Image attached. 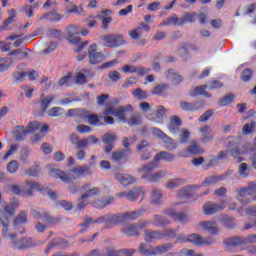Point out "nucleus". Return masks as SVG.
I'll return each instance as SVG.
<instances>
[{
    "instance_id": "nucleus-1",
    "label": "nucleus",
    "mask_w": 256,
    "mask_h": 256,
    "mask_svg": "<svg viewBox=\"0 0 256 256\" xmlns=\"http://www.w3.org/2000/svg\"><path fill=\"white\" fill-rule=\"evenodd\" d=\"M161 160L166 161L167 163H171L172 161H175V154L165 151L157 153L153 162L144 165L139 170V173H142V179H145V181H148V183H157V181L163 179V177L167 175V171H158L153 174V171L157 169V163H159Z\"/></svg>"
},
{
    "instance_id": "nucleus-2",
    "label": "nucleus",
    "mask_w": 256,
    "mask_h": 256,
    "mask_svg": "<svg viewBox=\"0 0 256 256\" xmlns=\"http://www.w3.org/2000/svg\"><path fill=\"white\" fill-rule=\"evenodd\" d=\"M134 111L135 108H133V105L131 104L118 106L117 108L113 106H108L104 109V115H113L114 117H117L120 121H122V123H128L130 127H134L135 125H139V123H141V116H139L137 113L127 119V117L133 114Z\"/></svg>"
},
{
    "instance_id": "nucleus-3",
    "label": "nucleus",
    "mask_w": 256,
    "mask_h": 256,
    "mask_svg": "<svg viewBox=\"0 0 256 256\" xmlns=\"http://www.w3.org/2000/svg\"><path fill=\"white\" fill-rule=\"evenodd\" d=\"M193 243L194 245H197L198 247H203L204 245L210 246L215 243V239L213 237H201L199 234H190L188 236H185L183 234H179L176 240V243Z\"/></svg>"
},
{
    "instance_id": "nucleus-4",
    "label": "nucleus",
    "mask_w": 256,
    "mask_h": 256,
    "mask_svg": "<svg viewBox=\"0 0 256 256\" xmlns=\"http://www.w3.org/2000/svg\"><path fill=\"white\" fill-rule=\"evenodd\" d=\"M171 249H173V244L171 243H166L155 247L147 245L145 243H141L139 246V251L143 256L163 255L165 253H168V251H171Z\"/></svg>"
},
{
    "instance_id": "nucleus-5",
    "label": "nucleus",
    "mask_w": 256,
    "mask_h": 256,
    "mask_svg": "<svg viewBox=\"0 0 256 256\" xmlns=\"http://www.w3.org/2000/svg\"><path fill=\"white\" fill-rule=\"evenodd\" d=\"M237 201L242 205H249L251 201H256V184L250 183L247 187L238 190Z\"/></svg>"
},
{
    "instance_id": "nucleus-6",
    "label": "nucleus",
    "mask_w": 256,
    "mask_h": 256,
    "mask_svg": "<svg viewBox=\"0 0 256 256\" xmlns=\"http://www.w3.org/2000/svg\"><path fill=\"white\" fill-rule=\"evenodd\" d=\"M39 127H41V123L38 121L30 122L26 128L25 126H17L14 131V139L16 141H23V139L27 137L28 133H35V131H39Z\"/></svg>"
},
{
    "instance_id": "nucleus-7",
    "label": "nucleus",
    "mask_w": 256,
    "mask_h": 256,
    "mask_svg": "<svg viewBox=\"0 0 256 256\" xmlns=\"http://www.w3.org/2000/svg\"><path fill=\"white\" fill-rule=\"evenodd\" d=\"M103 61H105V54L97 51V44H91L88 48V63L90 65H99Z\"/></svg>"
},
{
    "instance_id": "nucleus-8",
    "label": "nucleus",
    "mask_w": 256,
    "mask_h": 256,
    "mask_svg": "<svg viewBox=\"0 0 256 256\" xmlns=\"http://www.w3.org/2000/svg\"><path fill=\"white\" fill-rule=\"evenodd\" d=\"M245 243H256V234L248 235L246 238L235 237L230 238L226 242L227 251H231L233 247H239V245H243Z\"/></svg>"
},
{
    "instance_id": "nucleus-9",
    "label": "nucleus",
    "mask_w": 256,
    "mask_h": 256,
    "mask_svg": "<svg viewBox=\"0 0 256 256\" xmlns=\"http://www.w3.org/2000/svg\"><path fill=\"white\" fill-rule=\"evenodd\" d=\"M140 195H142L140 199V203H141V201L145 199V190H143V188L141 187H138V188H132L128 192H119L116 194V197H125V199H128V201H131L132 203H134L135 201H137V199H139Z\"/></svg>"
},
{
    "instance_id": "nucleus-10",
    "label": "nucleus",
    "mask_w": 256,
    "mask_h": 256,
    "mask_svg": "<svg viewBox=\"0 0 256 256\" xmlns=\"http://www.w3.org/2000/svg\"><path fill=\"white\" fill-rule=\"evenodd\" d=\"M102 41L105 43V47H121V45H125V38L123 35L119 34H108L102 36Z\"/></svg>"
},
{
    "instance_id": "nucleus-11",
    "label": "nucleus",
    "mask_w": 256,
    "mask_h": 256,
    "mask_svg": "<svg viewBox=\"0 0 256 256\" xmlns=\"http://www.w3.org/2000/svg\"><path fill=\"white\" fill-rule=\"evenodd\" d=\"M153 134L158 137V139H161L165 145V149L168 151H174V149H177V143H175V140L173 138L167 136L165 132L161 131L159 128H152Z\"/></svg>"
},
{
    "instance_id": "nucleus-12",
    "label": "nucleus",
    "mask_w": 256,
    "mask_h": 256,
    "mask_svg": "<svg viewBox=\"0 0 256 256\" xmlns=\"http://www.w3.org/2000/svg\"><path fill=\"white\" fill-rule=\"evenodd\" d=\"M95 223H105L108 227H113L114 225H119L123 223V216L119 214H106L95 220Z\"/></svg>"
},
{
    "instance_id": "nucleus-13",
    "label": "nucleus",
    "mask_w": 256,
    "mask_h": 256,
    "mask_svg": "<svg viewBox=\"0 0 256 256\" xmlns=\"http://www.w3.org/2000/svg\"><path fill=\"white\" fill-rule=\"evenodd\" d=\"M151 224L150 221H144L139 224H131L126 228L121 229L122 235H126V237H137L139 236V229H145L147 225Z\"/></svg>"
},
{
    "instance_id": "nucleus-14",
    "label": "nucleus",
    "mask_w": 256,
    "mask_h": 256,
    "mask_svg": "<svg viewBox=\"0 0 256 256\" xmlns=\"http://www.w3.org/2000/svg\"><path fill=\"white\" fill-rule=\"evenodd\" d=\"M150 147L151 144H149L147 140H143L137 145V151L140 153L141 161H148V159H151Z\"/></svg>"
},
{
    "instance_id": "nucleus-15",
    "label": "nucleus",
    "mask_w": 256,
    "mask_h": 256,
    "mask_svg": "<svg viewBox=\"0 0 256 256\" xmlns=\"http://www.w3.org/2000/svg\"><path fill=\"white\" fill-rule=\"evenodd\" d=\"M81 199H89V197H95L101 193V190L97 187H92L91 184L86 183L82 185L81 189Z\"/></svg>"
},
{
    "instance_id": "nucleus-16",
    "label": "nucleus",
    "mask_w": 256,
    "mask_h": 256,
    "mask_svg": "<svg viewBox=\"0 0 256 256\" xmlns=\"http://www.w3.org/2000/svg\"><path fill=\"white\" fill-rule=\"evenodd\" d=\"M223 209H225L223 203L208 202L203 205L204 215H215V213H219V211H223Z\"/></svg>"
},
{
    "instance_id": "nucleus-17",
    "label": "nucleus",
    "mask_w": 256,
    "mask_h": 256,
    "mask_svg": "<svg viewBox=\"0 0 256 256\" xmlns=\"http://www.w3.org/2000/svg\"><path fill=\"white\" fill-rule=\"evenodd\" d=\"M38 21H49V23H59L63 19V15L59 14L56 10L37 16Z\"/></svg>"
},
{
    "instance_id": "nucleus-18",
    "label": "nucleus",
    "mask_w": 256,
    "mask_h": 256,
    "mask_svg": "<svg viewBox=\"0 0 256 256\" xmlns=\"http://www.w3.org/2000/svg\"><path fill=\"white\" fill-rule=\"evenodd\" d=\"M49 175L50 177H54V179H60L62 183H71L72 181H75V177L67 175V173L61 169H51Z\"/></svg>"
},
{
    "instance_id": "nucleus-19",
    "label": "nucleus",
    "mask_w": 256,
    "mask_h": 256,
    "mask_svg": "<svg viewBox=\"0 0 256 256\" xmlns=\"http://www.w3.org/2000/svg\"><path fill=\"white\" fill-rule=\"evenodd\" d=\"M163 215H168L173 221H178L179 223H187L189 221V216L184 212H176L175 210H165L162 212Z\"/></svg>"
},
{
    "instance_id": "nucleus-20",
    "label": "nucleus",
    "mask_w": 256,
    "mask_h": 256,
    "mask_svg": "<svg viewBox=\"0 0 256 256\" xmlns=\"http://www.w3.org/2000/svg\"><path fill=\"white\" fill-rule=\"evenodd\" d=\"M120 71L122 73H137L138 75H147V73H151L150 68L137 67L135 65H124Z\"/></svg>"
},
{
    "instance_id": "nucleus-21",
    "label": "nucleus",
    "mask_w": 256,
    "mask_h": 256,
    "mask_svg": "<svg viewBox=\"0 0 256 256\" xmlns=\"http://www.w3.org/2000/svg\"><path fill=\"white\" fill-rule=\"evenodd\" d=\"M34 219H42L44 223H47L48 225H55V223H59V218H53L51 215L47 212L40 213L39 211H33L32 212Z\"/></svg>"
},
{
    "instance_id": "nucleus-22",
    "label": "nucleus",
    "mask_w": 256,
    "mask_h": 256,
    "mask_svg": "<svg viewBox=\"0 0 256 256\" xmlns=\"http://www.w3.org/2000/svg\"><path fill=\"white\" fill-rule=\"evenodd\" d=\"M203 153V149L199 147L197 142L192 141L191 145L187 147L182 153H180V157H189V155H201Z\"/></svg>"
},
{
    "instance_id": "nucleus-23",
    "label": "nucleus",
    "mask_w": 256,
    "mask_h": 256,
    "mask_svg": "<svg viewBox=\"0 0 256 256\" xmlns=\"http://www.w3.org/2000/svg\"><path fill=\"white\" fill-rule=\"evenodd\" d=\"M14 249H18L19 251H23V249H29V247H35V241L33 238H22L13 243Z\"/></svg>"
},
{
    "instance_id": "nucleus-24",
    "label": "nucleus",
    "mask_w": 256,
    "mask_h": 256,
    "mask_svg": "<svg viewBox=\"0 0 256 256\" xmlns=\"http://www.w3.org/2000/svg\"><path fill=\"white\" fill-rule=\"evenodd\" d=\"M81 28L79 26H70L66 29V37L71 43H79V38L77 35H80Z\"/></svg>"
},
{
    "instance_id": "nucleus-25",
    "label": "nucleus",
    "mask_w": 256,
    "mask_h": 256,
    "mask_svg": "<svg viewBox=\"0 0 256 256\" xmlns=\"http://www.w3.org/2000/svg\"><path fill=\"white\" fill-rule=\"evenodd\" d=\"M200 227L210 233V235H218L219 227H217V223L215 221H204L200 222Z\"/></svg>"
},
{
    "instance_id": "nucleus-26",
    "label": "nucleus",
    "mask_w": 256,
    "mask_h": 256,
    "mask_svg": "<svg viewBox=\"0 0 256 256\" xmlns=\"http://www.w3.org/2000/svg\"><path fill=\"white\" fill-rule=\"evenodd\" d=\"M163 239V233L157 230H145L144 241L146 243H153L155 240Z\"/></svg>"
},
{
    "instance_id": "nucleus-27",
    "label": "nucleus",
    "mask_w": 256,
    "mask_h": 256,
    "mask_svg": "<svg viewBox=\"0 0 256 256\" xmlns=\"http://www.w3.org/2000/svg\"><path fill=\"white\" fill-rule=\"evenodd\" d=\"M114 177L116 181H119V183L123 185V187H128V185H132V183H135V177L129 174L116 173Z\"/></svg>"
},
{
    "instance_id": "nucleus-28",
    "label": "nucleus",
    "mask_w": 256,
    "mask_h": 256,
    "mask_svg": "<svg viewBox=\"0 0 256 256\" xmlns=\"http://www.w3.org/2000/svg\"><path fill=\"white\" fill-rule=\"evenodd\" d=\"M224 157H225V151H220L218 156H212L208 162L202 165V168L205 171H207L211 169V167H217V165H219V160L223 159Z\"/></svg>"
},
{
    "instance_id": "nucleus-29",
    "label": "nucleus",
    "mask_w": 256,
    "mask_h": 256,
    "mask_svg": "<svg viewBox=\"0 0 256 256\" xmlns=\"http://www.w3.org/2000/svg\"><path fill=\"white\" fill-rule=\"evenodd\" d=\"M81 115V119H87L89 125H93L94 127H98L101 125V120L97 114H89L87 110H84Z\"/></svg>"
},
{
    "instance_id": "nucleus-30",
    "label": "nucleus",
    "mask_w": 256,
    "mask_h": 256,
    "mask_svg": "<svg viewBox=\"0 0 256 256\" xmlns=\"http://www.w3.org/2000/svg\"><path fill=\"white\" fill-rule=\"evenodd\" d=\"M145 213L144 208H140L138 211H131L122 214V222L125 223V221H135V219H138L140 215H143Z\"/></svg>"
},
{
    "instance_id": "nucleus-31",
    "label": "nucleus",
    "mask_w": 256,
    "mask_h": 256,
    "mask_svg": "<svg viewBox=\"0 0 256 256\" xmlns=\"http://www.w3.org/2000/svg\"><path fill=\"white\" fill-rule=\"evenodd\" d=\"M151 205H163V191L154 189L150 195Z\"/></svg>"
},
{
    "instance_id": "nucleus-32",
    "label": "nucleus",
    "mask_w": 256,
    "mask_h": 256,
    "mask_svg": "<svg viewBox=\"0 0 256 256\" xmlns=\"http://www.w3.org/2000/svg\"><path fill=\"white\" fill-rule=\"evenodd\" d=\"M129 155H131L130 149L115 151L112 153V161H127L129 159Z\"/></svg>"
},
{
    "instance_id": "nucleus-33",
    "label": "nucleus",
    "mask_w": 256,
    "mask_h": 256,
    "mask_svg": "<svg viewBox=\"0 0 256 256\" xmlns=\"http://www.w3.org/2000/svg\"><path fill=\"white\" fill-rule=\"evenodd\" d=\"M165 117H167V110L165 109V106L159 105L156 107V117L150 118V121L161 123Z\"/></svg>"
},
{
    "instance_id": "nucleus-34",
    "label": "nucleus",
    "mask_w": 256,
    "mask_h": 256,
    "mask_svg": "<svg viewBox=\"0 0 256 256\" xmlns=\"http://www.w3.org/2000/svg\"><path fill=\"white\" fill-rule=\"evenodd\" d=\"M180 108L182 109V111L193 113L195 111H199L201 109V106H199V102L191 103L187 101H181Z\"/></svg>"
},
{
    "instance_id": "nucleus-35",
    "label": "nucleus",
    "mask_w": 256,
    "mask_h": 256,
    "mask_svg": "<svg viewBox=\"0 0 256 256\" xmlns=\"http://www.w3.org/2000/svg\"><path fill=\"white\" fill-rule=\"evenodd\" d=\"M200 133H202L201 141L202 143H209L211 139H213V134H211V126L203 125L199 129Z\"/></svg>"
},
{
    "instance_id": "nucleus-36",
    "label": "nucleus",
    "mask_w": 256,
    "mask_h": 256,
    "mask_svg": "<svg viewBox=\"0 0 256 256\" xmlns=\"http://www.w3.org/2000/svg\"><path fill=\"white\" fill-rule=\"evenodd\" d=\"M166 79L174 83V85H179V83L183 82V78L181 77V75L175 73V70L173 69H169L166 72Z\"/></svg>"
},
{
    "instance_id": "nucleus-37",
    "label": "nucleus",
    "mask_w": 256,
    "mask_h": 256,
    "mask_svg": "<svg viewBox=\"0 0 256 256\" xmlns=\"http://www.w3.org/2000/svg\"><path fill=\"white\" fill-rule=\"evenodd\" d=\"M208 87V85L197 86L189 92V96L197 97L198 95H204V97H211V94L205 92V90L208 89Z\"/></svg>"
},
{
    "instance_id": "nucleus-38",
    "label": "nucleus",
    "mask_w": 256,
    "mask_h": 256,
    "mask_svg": "<svg viewBox=\"0 0 256 256\" xmlns=\"http://www.w3.org/2000/svg\"><path fill=\"white\" fill-rule=\"evenodd\" d=\"M55 101V96H46L43 95L40 97V110L42 113H45L49 108V105Z\"/></svg>"
},
{
    "instance_id": "nucleus-39",
    "label": "nucleus",
    "mask_w": 256,
    "mask_h": 256,
    "mask_svg": "<svg viewBox=\"0 0 256 256\" xmlns=\"http://www.w3.org/2000/svg\"><path fill=\"white\" fill-rule=\"evenodd\" d=\"M197 21V12L185 13L182 15L179 21V25H185V23H195Z\"/></svg>"
},
{
    "instance_id": "nucleus-40",
    "label": "nucleus",
    "mask_w": 256,
    "mask_h": 256,
    "mask_svg": "<svg viewBox=\"0 0 256 256\" xmlns=\"http://www.w3.org/2000/svg\"><path fill=\"white\" fill-rule=\"evenodd\" d=\"M167 89H169L168 84H159L153 88L152 95H158L159 97H166Z\"/></svg>"
},
{
    "instance_id": "nucleus-41",
    "label": "nucleus",
    "mask_w": 256,
    "mask_h": 256,
    "mask_svg": "<svg viewBox=\"0 0 256 256\" xmlns=\"http://www.w3.org/2000/svg\"><path fill=\"white\" fill-rule=\"evenodd\" d=\"M153 219L154 221L152 222V225L155 227H165L170 223L169 219L157 214L153 216Z\"/></svg>"
},
{
    "instance_id": "nucleus-42",
    "label": "nucleus",
    "mask_w": 256,
    "mask_h": 256,
    "mask_svg": "<svg viewBox=\"0 0 256 256\" xmlns=\"http://www.w3.org/2000/svg\"><path fill=\"white\" fill-rule=\"evenodd\" d=\"M27 223V212L22 211L14 219L13 225L14 229H18L20 225Z\"/></svg>"
},
{
    "instance_id": "nucleus-43",
    "label": "nucleus",
    "mask_w": 256,
    "mask_h": 256,
    "mask_svg": "<svg viewBox=\"0 0 256 256\" xmlns=\"http://www.w3.org/2000/svg\"><path fill=\"white\" fill-rule=\"evenodd\" d=\"M178 197L182 199H193L195 192H193V186H188L178 193Z\"/></svg>"
},
{
    "instance_id": "nucleus-44",
    "label": "nucleus",
    "mask_w": 256,
    "mask_h": 256,
    "mask_svg": "<svg viewBox=\"0 0 256 256\" xmlns=\"http://www.w3.org/2000/svg\"><path fill=\"white\" fill-rule=\"evenodd\" d=\"M115 201L114 197H109L108 199L104 200H96L95 202L92 203L93 207L96 209H105L107 205H110V203H113Z\"/></svg>"
},
{
    "instance_id": "nucleus-45",
    "label": "nucleus",
    "mask_w": 256,
    "mask_h": 256,
    "mask_svg": "<svg viewBox=\"0 0 256 256\" xmlns=\"http://www.w3.org/2000/svg\"><path fill=\"white\" fill-rule=\"evenodd\" d=\"M219 181H223V175H220V176L212 175V176L206 177L202 184L205 186L217 185Z\"/></svg>"
},
{
    "instance_id": "nucleus-46",
    "label": "nucleus",
    "mask_w": 256,
    "mask_h": 256,
    "mask_svg": "<svg viewBox=\"0 0 256 256\" xmlns=\"http://www.w3.org/2000/svg\"><path fill=\"white\" fill-rule=\"evenodd\" d=\"M19 207V201L13 200L11 204H6L4 206V211L10 215V217H13L15 215V210Z\"/></svg>"
},
{
    "instance_id": "nucleus-47",
    "label": "nucleus",
    "mask_w": 256,
    "mask_h": 256,
    "mask_svg": "<svg viewBox=\"0 0 256 256\" xmlns=\"http://www.w3.org/2000/svg\"><path fill=\"white\" fill-rule=\"evenodd\" d=\"M92 223H97V222H95V220H93V218H91L90 216H86L84 218V222L79 224V227H82V229L78 233L80 235L82 233H85V231H87V229L91 227Z\"/></svg>"
},
{
    "instance_id": "nucleus-48",
    "label": "nucleus",
    "mask_w": 256,
    "mask_h": 256,
    "mask_svg": "<svg viewBox=\"0 0 256 256\" xmlns=\"http://www.w3.org/2000/svg\"><path fill=\"white\" fill-rule=\"evenodd\" d=\"M26 185L28 188L25 191V194L28 197H31V195H33V191H41V189L39 188V183H37V182L27 181Z\"/></svg>"
},
{
    "instance_id": "nucleus-49",
    "label": "nucleus",
    "mask_w": 256,
    "mask_h": 256,
    "mask_svg": "<svg viewBox=\"0 0 256 256\" xmlns=\"http://www.w3.org/2000/svg\"><path fill=\"white\" fill-rule=\"evenodd\" d=\"M71 173H75L77 179H79V177L85 175V173H90V169L87 165L78 166L76 168H73L71 170Z\"/></svg>"
},
{
    "instance_id": "nucleus-50",
    "label": "nucleus",
    "mask_w": 256,
    "mask_h": 256,
    "mask_svg": "<svg viewBox=\"0 0 256 256\" xmlns=\"http://www.w3.org/2000/svg\"><path fill=\"white\" fill-rule=\"evenodd\" d=\"M179 21H181L179 17L171 16V17H168L167 19L163 20L161 23V26L169 27V25H175V26L178 25L179 27H181V25H179Z\"/></svg>"
},
{
    "instance_id": "nucleus-51",
    "label": "nucleus",
    "mask_w": 256,
    "mask_h": 256,
    "mask_svg": "<svg viewBox=\"0 0 256 256\" xmlns=\"http://www.w3.org/2000/svg\"><path fill=\"white\" fill-rule=\"evenodd\" d=\"M102 141L105 145H113L117 141V135L111 134V133H106L102 137Z\"/></svg>"
},
{
    "instance_id": "nucleus-52",
    "label": "nucleus",
    "mask_w": 256,
    "mask_h": 256,
    "mask_svg": "<svg viewBox=\"0 0 256 256\" xmlns=\"http://www.w3.org/2000/svg\"><path fill=\"white\" fill-rule=\"evenodd\" d=\"M132 95L135 99L143 101V99H147V92L143 91L141 88H136L132 91Z\"/></svg>"
},
{
    "instance_id": "nucleus-53",
    "label": "nucleus",
    "mask_w": 256,
    "mask_h": 256,
    "mask_svg": "<svg viewBox=\"0 0 256 256\" xmlns=\"http://www.w3.org/2000/svg\"><path fill=\"white\" fill-rule=\"evenodd\" d=\"M185 183L184 179L176 178L167 182V189H175V187H179V185H183Z\"/></svg>"
},
{
    "instance_id": "nucleus-54",
    "label": "nucleus",
    "mask_w": 256,
    "mask_h": 256,
    "mask_svg": "<svg viewBox=\"0 0 256 256\" xmlns=\"http://www.w3.org/2000/svg\"><path fill=\"white\" fill-rule=\"evenodd\" d=\"M0 221L3 225L2 235L5 237L7 235V232L9 231V218L6 215H4V217L0 216Z\"/></svg>"
},
{
    "instance_id": "nucleus-55",
    "label": "nucleus",
    "mask_w": 256,
    "mask_h": 256,
    "mask_svg": "<svg viewBox=\"0 0 256 256\" xmlns=\"http://www.w3.org/2000/svg\"><path fill=\"white\" fill-rule=\"evenodd\" d=\"M6 169L8 173H17L19 170V163L16 160H12L6 165Z\"/></svg>"
},
{
    "instance_id": "nucleus-56",
    "label": "nucleus",
    "mask_w": 256,
    "mask_h": 256,
    "mask_svg": "<svg viewBox=\"0 0 256 256\" xmlns=\"http://www.w3.org/2000/svg\"><path fill=\"white\" fill-rule=\"evenodd\" d=\"M191 135V132H189L187 129H184L180 135H179V142L182 145H185V143H187V141H189V137Z\"/></svg>"
},
{
    "instance_id": "nucleus-57",
    "label": "nucleus",
    "mask_w": 256,
    "mask_h": 256,
    "mask_svg": "<svg viewBox=\"0 0 256 256\" xmlns=\"http://www.w3.org/2000/svg\"><path fill=\"white\" fill-rule=\"evenodd\" d=\"M243 151L239 150V147H236L230 151L231 157H234L238 163H241L243 161V158H241Z\"/></svg>"
},
{
    "instance_id": "nucleus-58",
    "label": "nucleus",
    "mask_w": 256,
    "mask_h": 256,
    "mask_svg": "<svg viewBox=\"0 0 256 256\" xmlns=\"http://www.w3.org/2000/svg\"><path fill=\"white\" fill-rule=\"evenodd\" d=\"M255 122L252 121L250 124L246 123L242 128V134L243 135H250V133H253V128L255 127Z\"/></svg>"
},
{
    "instance_id": "nucleus-59",
    "label": "nucleus",
    "mask_w": 256,
    "mask_h": 256,
    "mask_svg": "<svg viewBox=\"0 0 256 256\" xmlns=\"http://www.w3.org/2000/svg\"><path fill=\"white\" fill-rule=\"evenodd\" d=\"M61 238L53 239L51 243L48 244V246L45 248L44 253L45 255H49V251L53 249V247L59 246V243H61Z\"/></svg>"
},
{
    "instance_id": "nucleus-60",
    "label": "nucleus",
    "mask_w": 256,
    "mask_h": 256,
    "mask_svg": "<svg viewBox=\"0 0 256 256\" xmlns=\"http://www.w3.org/2000/svg\"><path fill=\"white\" fill-rule=\"evenodd\" d=\"M76 131L80 134H87V133H91L92 129H91V126L80 124L76 126Z\"/></svg>"
},
{
    "instance_id": "nucleus-61",
    "label": "nucleus",
    "mask_w": 256,
    "mask_h": 256,
    "mask_svg": "<svg viewBox=\"0 0 256 256\" xmlns=\"http://www.w3.org/2000/svg\"><path fill=\"white\" fill-rule=\"evenodd\" d=\"M253 76V71L249 68H246L245 70L242 71L241 73V79L242 81H244L245 83L247 81H249L251 79V77Z\"/></svg>"
},
{
    "instance_id": "nucleus-62",
    "label": "nucleus",
    "mask_w": 256,
    "mask_h": 256,
    "mask_svg": "<svg viewBox=\"0 0 256 256\" xmlns=\"http://www.w3.org/2000/svg\"><path fill=\"white\" fill-rule=\"evenodd\" d=\"M239 174L241 175V177L249 176V167L247 166V163H241L239 165Z\"/></svg>"
},
{
    "instance_id": "nucleus-63",
    "label": "nucleus",
    "mask_w": 256,
    "mask_h": 256,
    "mask_svg": "<svg viewBox=\"0 0 256 256\" xmlns=\"http://www.w3.org/2000/svg\"><path fill=\"white\" fill-rule=\"evenodd\" d=\"M142 31L141 28H136L132 31L129 32V35L131 37V39H134L135 41H137L138 39H141V35H142Z\"/></svg>"
},
{
    "instance_id": "nucleus-64",
    "label": "nucleus",
    "mask_w": 256,
    "mask_h": 256,
    "mask_svg": "<svg viewBox=\"0 0 256 256\" xmlns=\"http://www.w3.org/2000/svg\"><path fill=\"white\" fill-rule=\"evenodd\" d=\"M245 215L247 217H256V206H248L245 208Z\"/></svg>"
}]
</instances>
